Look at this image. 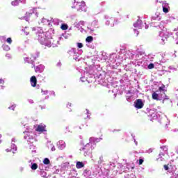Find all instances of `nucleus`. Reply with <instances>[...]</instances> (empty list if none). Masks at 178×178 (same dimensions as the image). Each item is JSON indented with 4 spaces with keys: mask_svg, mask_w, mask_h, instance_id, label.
<instances>
[{
    "mask_svg": "<svg viewBox=\"0 0 178 178\" xmlns=\"http://www.w3.org/2000/svg\"><path fill=\"white\" fill-rule=\"evenodd\" d=\"M115 51L117 54L123 57V59H133V60H135V62L132 61L133 65H135V66H143L145 63L143 58H144L145 52L140 49H137L136 50H126V47L120 46V47H117Z\"/></svg>",
    "mask_w": 178,
    "mask_h": 178,
    "instance_id": "f257e3e1",
    "label": "nucleus"
},
{
    "mask_svg": "<svg viewBox=\"0 0 178 178\" xmlns=\"http://www.w3.org/2000/svg\"><path fill=\"white\" fill-rule=\"evenodd\" d=\"M102 68L99 65H96L89 70V73L86 72V76H90L91 79H98L99 83H106V74L101 73Z\"/></svg>",
    "mask_w": 178,
    "mask_h": 178,
    "instance_id": "f03ea898",
    "label": "nucleus"
},
{
    "mask_svg": "<svg viewBox=\"0 0 178 178\" xmlns=\"http://www.w3.org/2000/svg\"><path fill=\"white\" fill-rule=\"evenodd\" d=\"M108 62L113 67H118L120 65V63L123 61V56L120 55L118 57L116 53H113L110 55Z\"/></svg>",
    "mask_w": 178,
    "mask_h": 178,
    "instance_id": "7ed1b4c3",
    "label": "nucleus"
},
{
    "mask_svg": "<svg viewBox=\"0 0 178 178\" xmlns=\"http://www.w3.org/2000/svg\"><path fill=\"white\" fill-rule=\"evenodd\" d=\"M24 140H26L28 143L30 144L35 143V134H34L33 131L27 129L26 131L24 132Z\"/></svg>",
    "mask_w": 178,
    "mask_h": 178,
    "instance_id": "20e7f679",
    "label": "nucleus"
},
{
    "mask_svg": "<svg viewBox=\"0 0 178 178\" xmlns=\"http://www.w3.org/2000/svg\"><path fill=\"white\" fill-rule=\"evenodd\" d=\"M60 40H63L62 36L58 38H48L47 47L48 48H51V47H52V48H56V47H59V45H60V43H59Z\"/></svg>",
    "mask_w": 178,
    "mask_h": 178,
    "instance_id": "39448f33",
    "label": "nucleus"
},
{
    "mask_svg": "<svg viewBox=\"0 0 178 178\" xmlns=\"http://www.w3.org/2000/svg\"><path fill=\"white\" fill-rule=\"evenodd\" d=\"M146 111L148 113V116L155 120L158 119L161 115H159V112L156 111V108H154V105H150L149 107L146 108Z\"/></svg>",
    "mask_w": 178,
    "mask_h": 178,
    "instance_id": "423d86ee",
    "label": "nucleus"
},
{
    "mask_svg": "<svg viewBox=\"0 0 178 178\" xmlns=\"http://www.w3.org/2000/svg\"><path fill=\"white\" fill-rule=\"evenodd\" d=\"M37 58H40L39 51H36L35 54H31V57L24 58V60L25 63H30L31 65H32V67H35L34 60H35Z\"/></svg>",
    "mask_w": 178,
    "mask_h": 178,
    "instance_id": "0eeeda50",
    "label": "nucleus"
},
{
    "mask_svg": "<svg viewBox=\"0 0 178 178\" xmlns=\"http://www.w3.org/2000/svg\"><path fill=\"white\" fill-rule=\"evenodd\" d=\"M37 35L40 44H41V45H44V47H47L48 44V38L44 34V31H42V29H40V32L37 33Z\"/></svg>",
    "mask_w": 178,
    "mask_h": 178,
    "instance_id": "6e6552de",
    "label": "nucleus"
},
{
    "mask_svg": "<svg viewBox=\"0 0 178 178\" xmlns=\"http://www.w3.org/2000/svg\"><path fill=\"white\" fill-rule=\"evenodd\" d=\"M69 54L70 55H73V59H74V60H76V62H79L80 59H81V58H80V55L83 54V50L72 48L69 51Z\"/></svg>",
    "mask_w": 178,
    "mask_h": 178,
    "instance_id": "1a4fd4ad",
    "label": "nucleus"
},
{
    "mask_svg": "<svg viewBox=\"0 0 178 178\" xmlns=\"http://www.w3.org/2000/svg\"><path fill=\"white\" fill-rule=\"evenodd\" d=\"M104 162L105 161H104V156H101L98 161L99 165L96 166V175H98V173H99V171L102 170V175H100V178H104L102 172H103L104 168H106V165H105ZM102 166H104V167H102Z\"/></svg>",
    "mask_w": 178,
    "mask_h": 178,
    "instance_id": "9d476101",
    "label": "nucleus"
},
{
    "mask_svg": "<svg viewBox=\"0 0 178 178\" xmlns=\"http://www.w3.org/2000/svg\"><path fill=\"white\" fill-rule=\"evenodd\" d=\"M92 149H94V147H92V143L89 142V143H87L83 147L80 149V151H84V156H87V155H91Z\"/></svg>",
    "mask_w": 178,
    "mask_h": 178,
    "instance_id": "9b49d317",
    "label": "nucleus"
},
{
    "mask_svg": "<svg viewBox=\"0 0 178 178\" xmlns=\"http://www.w3.org/2000/svg\"><path fill=\"white\" fill-rule=\"evenodd\" d=\"M163 21H162L159 25H154V27H156L158 29H161V35H163L164 37V38L168 39L169 38V32L166 31V28H165V25Z\"/></svg>",
    "mask_w": 178,
    "mask_h": 178,
    "instance_id": "f8f14e48",
    "label": "nucleus"
},
{
    "mask_svg": "<svg viewBox=\"0 0 178 178\" xmlns=\"http://www.w3.org/2000/svg\"><path fill=\"white\" fill-rule=\"evenodd\" d=\"M104 19L106 20V26H111V27H113V26H115L116 23H118V19L116 18L110 17L108 15H105Z\"/></svg>",
    "mask_w": 178,
    "mask_h": 178,
    "instance_id": "ddd939ff",
    "label": "nucleus"
},
{
    "mask_svg": "<svg viewBox=\"0 0 178 178\" xmlns=\"http://www.w3.org/2000/svg\"><path fill=\"white\" fill-rule=\"evenodd\" d=\"M117 167L118 169H120L121 172H129L131 169H134V164L132 163V165L127 163L124 165H122V163H117Z\"/></svg>",
    "mask_w": 178,
    "mask_h": 178,
    "instance_id": "4468645a",
    "label": "nucleus"
},
{
    "mask_svg": "<svg viewBox=\"0 0 178 178\" xmlns=\"http://www.w3.org/2000/svg\"><path fill=\"white\" fill-rule=\"evenodd\" d=\"M13 143H16V139L13 138L11 140L10 148L6 149V152H13V154H15V151H17V146H16V145H15Z\"/></svg>",
    "mask_w": 178,
    "mask_h": 178,
    "instance_id": "2eb2a0df",
    "label": "nucleus"
},
{
    "mask_svg": "<svg viewBox=\"0 0 178 178\" xmlns=\"http://www.w3.org/2000/svg\"><path fill=\"white\" fill-rule=\"evenodd\" d=\"M76 5H79V8H77L78 12H87V6L86 5V2H77Z\"/></svg>",
    "mask_w": 178,
    "mask_h": 178,
    "instance_id": "dca6fc26",
    "label": "nucleus"
},
{
    "mask_svg": "<svg viewBox=\"0 0 178 178\" xmlns=\"http://www.w3.org/2000/svg\"><path fill=\"white\" fill-rule=\"evenodd\" d=\"M134 106L136 109H141L144 106V103L143 102V99H138L134 102Z\"/></svg>",
    "mask_w": 178,
    "mask_h": 178,
    "instance_id": "f3484780",
    "label": "nucleus"
},
{
    "mask_svg": "<svg viewBox=\"0 0 178 178\" xmlns=\"http://www.w3.org/2000/svg\"><path fill=\"white\" fill-rule=\"evenodd\" d=\"M86 73H90V71L84 72V76H82L80 79L81 81H82V83H85L86 81H88V83H92V79H89L91 78L90 77V76L86 75Z\"/></svg>",
    "mask_w": 178,
    "mask_h": 178,
    "instance_id": "a211bd4d",
    "label": "nucleus"
},
{
    "mask_svg": "<svg viewBox=\"0 0 178 178\" xmlns=\"http://www.w3.org/2000/svg\"><path fill=\"white\" fill-rule=\"evenodd\" d=\"M161 3H162L163 12H164V13H168L169 9H170L169 3L166 1H161Z\"/></svg>",
    "mask_w": 178,
    "mask_h": 178,
    "instance_id": "6ab92c4d",
    "label": "nucleus"
},
{
    "mask_svg": "<svg viewBox=\"0 0 178 178\" xmlns=\"http://www.w3.org/2000/svg\"><path fill=\"white\" fill-rule=\"evenodd\" d=\"M134 27H135V29H139V30H141V29H143V21L140 19H138L134 23Z\"/></svg>",
    "mask_w": 178,
    "mask_h": 178,
    "instance_id": "aec40b11",
    "label": "nucleus"
},
{
    "mask_svg": "<svg viewBox=\"0 0 178 178\" xmlns=\"http://www.w3.org/2000/svg\"><path fill=\"white\" fill-rule=\"evenodd\" d=\"M152 98L156 101H162V95L154 92L152 93Z\"/></svg>",
    "mask_w": 178,
    "mask_h": 178,
    "instance_id": "412c9836",
    "label": "nucleus"
},
{
    "mask_svg": "<svg viewBox=\"0 0 178 178\" xmlns=\"http://www.w3.org/2000/svg\"><path fill=\"white\" fill-rule=\"evenodd\" d=\"M84 178H91V170L88 169H85L82 174Z\"/></svg>",
    "mask_w": 178,
    "mask_h": 178,
    "instance_id": "4be33fe9",
    "label": "nucleus"
},
{
    "mask_svg": "<svg viewBox=\"0 0 178 178\" xmlns=\"http://www.w3.org/2000/svg\"><path fill=\"white\" fill-rule=\"evenodd\" d=\"M57 147L58 149H65V148H66V143L63 140H59L57 143Z\"/></svg>",
    "mask_w": 178,
    "mask_h": 178,
    "instance_id": "5701e85b",
    "label": "nucleus"
},
{
    "mask_svg": "<svg viewBox=\"0 0 178 178\" xmlns=\"http://www.w3.org/2000/svg\"><path fill=\"white\" fill-rule=\"evenodd\" d=\"M35 10H37V8H34L31 10H30L29 12H26L25 15H27L28 16V22H30V17L35 13Z\"/></svg>",
    "mask_w": 178,
    "mask_h": 178,
    "instance_id": "b1692460",
    "label": "nucleus"
},
{
    "mask_svg": "<svg viewBox=\"0 0 178 178\" xmlns=\"http://www.w3.org/2000/svg\"><path fill=\"white\" fill-rule=\"evenodd\" d=\"M101 140H102V138L92 137L89 139V141H90V143H92V145H95V144H97V143H99V141H101Z\"/></svg>",
    "mask_w": 178,
    "mask_h": 178,
    "instance_id": "393cba45",
    "label": "nucleus"
},
{
    "mask_svg": "<svg viewBox=\"0 0 178 178\" xmlns=\"http://www.w3.org/2000/svg\"><path fill=\"white\" fill-rule=\"evenodd\" d=\"M116 166V163H113V162H109V163H108L107 167H104V169H106L107 170H113V169H115Z\"/></svg>",
    "mask_w": 178,
    "mask_h": 178,
    "instance_id": "a878e982",
    "label": "nucleus"
},
{
    "mask_svg": "<svg viewBox=\"0 0 178 178\" xmlns=\"http://www.w3.org/2000/svg\"><path fill=\"white\" fill-rule=\"evenodd\" d=\"M30 83L32 87H37V77L32 76L30 79Z\"/></svg>",
    "mask_w": 178,
    "mask_h": 178,
    "instance_id": "bb28decb",
    "label": "nucleus"
},
{
    "mask_svg": "<svg viewBox=\"0 0 178 178\" xmlns=\"http://www.w3.org/2000/svg\"><path fill=\"white\" fill-rule=\"evenodd\" d=\"M99 58L100 60H102V62H106V59H108V56L106 55V52H102L99 56Z\"/></svg>",
    "mask_w": 178,
    "mask_h": 178,
    "instance_id": "cd10ccee",
    "label": "nucleus"
},
{
    "mask_svg": "<svg viewBox=\"0 0 178 178\" xmlns=\"http://www.w3.org/2000/svg\"><path fill=\"white\" fill-rule=\"evenodd\" d=\"M46 126L45 125H42V124H40L38 126L37 129H36V131H39L40 133H42L44 131H47V129H45Z\"/></svg>",
    "mask_w": 178,
    "mask_h": 178,
    "instance_id": "c85d7f7f",
    "label": "nucleus"
},
{
    "mask_svg": "<svg viewBox=\"0 0 178 178\" xmlns=\"http://www.w3.org/2000/svg\"><path fill=\"white\" fill-rule=\"evenodd\" d=\"M126 99L128 102H131V101H133V93H131V92L128 91L126 95Z\"/></svg>",
    "mask_w": 178,
    "mask_h": 178,
    "instance_id": "c756f323",
    "label": "nucleus"
},
{
    "mask_svg": "<svg viewBox=\"0 0 178 178\" xmlns=\"http://www.w3.org/2000/svg\"><path fill=\"white\" fill-rule=\"evenodd\" d=\"M76 169H82V168H84V163L81 161H76Z\"/></svg>",
    "mask_w": 178,
    "mask_h": 178,
    "instance_id": "7c9ffc66",
    "label": "nucleus"
},
{
    "mask_svg": "<svg viewBox=\"0 0 178 178\" xmlns=\"http://www.w3.org/2000/svg\"><path fill=\"white\" fill-rule=\"evenodd\" d=\"M91 27L93 29H98V19H95L92 22Z\"/></svg>",
    "mask_w": 178,
    "mask_h": 178,
    "instance_id": "2f4dec72",
    "label": "nucleus"
},
{
    "mask_svg": "<svg viewBox=\"0 0 178 178\" xmlns=\"http://www.w3.org/2000/svg\"><path fill=\"white\" fill-rule=\"evenodd\" d=\"M51 22L54 23V24H55V26H59V23H62V21L57 18L52 19Z\"/></svg>",
    "mask_w": 178,
    "mask_h": 178,
    "instance_id": "473e14b6",
    "label": "nucleus"
},
{
    "mask_svg": "<svg viewBox=\"0 0 178 178\" xmlns=\"http://www.w3.org/2000/svg\"><path fill=\"white\" fill-rule=\"evenodd\" d=\"M42 69H44V65H40L38 66H36L35 68V72L37 73L38 72H42Z\"/></svg>",
    "mask_w": 178,
    "mask_h": 178,
    "instance_id": "72a5a7b5",
    "label": "nucleus"
},
{
    "mask_svg": "<svg viewBox=\"0 0 178 178\" xmlns=\"http://www.w3.org/2000/svg\"><path fill=\"white\" fill-rule=\"evenodd\" d=\"M124 178H137V177H136V175L131 172H129L128 174L124 175Z\"/></svg>",
    "mask_w": 178,
    "mask_h": 178,
    "instance_id": "f704fd0d",
    "label": "nucleus"
},
{
    "mask_svg": "<svg viewBox=\"0 0 178 178\" xmlns=\"http://www.w3.org/2000/svg\"><path fill=\"white\" fill-rule=\"evenodd\" d=\"M38 168V165H37V163H31V169H32V170H37Z\"/></svg>",
    "mask_w": 178,
    "mask_h": 178,
    "instance_id": "c9c22d12",
    "label": "nucleus"
},
{
    "mask_svg": "<svg viewBox=\"0 0 178 178\" xmlns=\"http://www.w3.org/2000/svg\"><path fill=\"white\" fill-rule=\"evenodd\" d=\"M92 41H94V38L92 36H88L86 39V42H88V44H91Z\"/></svg>",
    "mask_w": 178,
    "mask_h": 178,
    "instance_id": "e433bc0d",
    "label": "nucleus"
},
{
    "mask_svg": "<svg viewBox=\"0 0 178 178\" xmlns=\"http://www.w3.org/2000/svg\"><path fill=\"white\" fill-rule=\"evenodd\" d=\"M161 20V17H159V13H156L155 16L152 17V20Z\"/></svg>",
    "mask_w": 178,
    "mask_h": 178,
    "instance_id": "4c0bfd02",
    "label": "nucleus"
},
{
    "mask_svg": "<svg viewBox=\"0 0 178 178\" xmlns=\"http://www.w3.org/2000/svg\"><path fill=\"white\" fill-rule=\"evenodd\" d=\"M2 48H3V51H10V47H9V45H8V44H3Z\"/></svg>",
    "mask_w": 178,
    "mask_h": 178,
    "instance_id": "58836bf2",
    "label": "nucleus"
},
{
    "mask_svg": "<svg viewBox=\"0 0 178 178\" xmlns=\"http://www.w3.org/2000/svg\"><path fill=\"white\" fill-rule=\"evenodd\" d=\"M165 154L163 152H160V154H159V158L156 159V161H163V158H162V156H163Z\"/></svg>",
    "mask_w": 178,
    "mask_h": 178,
    "instance_id": "ea45409f",
    "label": "nucleus"
},
{
    "mask_svg": "<svg viewBox=\"0 0 178 178\" xmlns=\"http://www.w3.org/2000/svg\"><path fill=\"white\" fill-rule=\"evenodd\" d=\"M41 23H43V24H49V26L51 24L49 23V20H48L47 19H45V18L42 19Z\"/></svg>",
    "mask_w": 178,
    "mask_h": 178,
    "instance_id": "a19ab883",
    "label": "nucleus"
},
{
    "mask_svg": "<svg viewBox=\"0 0 178 178\" xmlns=\"http://www.w3.org/2000/svg\"><path fill=\"white\" fill-rule=\"evenodd\" d=\"M19 3H20L19 0H15V1L11 2V5L13 6H17V5H19Z\"/></svg>",
    "mask_w": 178,
    "mask_h": 178,
    "instance_id": "79ce46f5",
    "label": "nucleus"
},
{
    "mask_svg": "<svg viewBox=\"0 0 178 178\" xmlns=\"http://www.w3.org/2000/svg\"><path fill=\"white\" fill-rule=\"evenodd\" d=\"M69 28V26H67V24H62L60 29L61 30H67V29Z\"/></svg>",
    "mask_w": 178,
    "mask_h": 178,
    "instance_id": "37998d69",
    "label": "nucleus"
},
{
    "mask_svg": "<svg viewBox=\"0 0 178 178\" xmlns=\"http://www.w3.org/2000/svg\"><path fill=\"white\" fill-rule=\"evenodd\" d=\"M16 108V104H10V106L8 107V109H10V111H15V109Z\"/></svg>",
    "mask_w": 178,
    "mask_h": 178,
    "instance_id": "c03bdc74",
    "label": "nucleus"
},
{
    "mask_svg": "<svg viewBox=\"0 0 178 178\" xmlns=\"http://www.w3.org/2000/svg\"><path fill=\"white\" fill-rule=\"evenodd\" d=\"M86 115H87V117L86 118V119H91V118H90V116H91V113H90V110L86 108Z\"/></svg>",
    "mask_w": 178,
    "mask_h": 178,
    "instance_id": "a18cd8bd",
    "label": "nucleus"
},
{
    "mask_svg": "<svg viewBox=\"0 0 178 178\" xmlns=\"http://www.w3.org/2000/svg\"><path fill=\"white\" fill-rule=\"evenodd\" d=\"M50 161H49V159H48V158H45L44 160H43V163L44 164V165H49V163H50Z\"/></svg>",
    "mask_w": 178,
    "mask_h": 178,
    "instance_id": "49530a36",
    "label": "nucleus"
},
{
    "mask_svg": "<svg viewBox=\"0 0 178 178\" xmlns=\"http://www.w3.org/2000/svg\"><path fill=\"white\" fill-rule=\"evenodd\" d=\"M124 69L127 70V72L131 70V64L125 65Z\"/></svg>",
    "mask_w": 178,
    "mask_h": 178,
    "instance_id": "de8ad7c7",
    "label": "nucleus"
},
{
    "mask_svg": "<svg viewBox=\"0 0 178 178\" xmlns=\"http://www.w3.org/2000/svg\"><path fill=\"white\" fill-rule=\"evenodd\" d=\"M20 20H26V22H29V17L27 16V14H25V16L21 17Z\"/></svg>",
    "mask_w": 178,
    "mask_h": 178,
    "instance_id": "09e8293b",
    "label": "nucleus"
},
{
    "mask_svg": "<svg viewBox=\"0 0 178 178\" xmlns=\"http://www.w3.org/2000/svg\"><path fill=\"white\" fill-rule=\"evenodd\" d=\"M70 36V35L66 33L62 34V37H63L65 40H67V38H69Z\"/></svg>",
    "mask_w": 178,
    "mask_h": 178,
    "instance_id": "8fccbe9b",
    "label": "nucleus"
},
{
    "mask_svg": "<svg viewBox=\"0 0 178 178\" xmlns=\"http://www.w3.org/2000/svg\"><path fill=\"white\" fill-rule=\"evenodd\" d=\"M169 70H170L171 72H176V70H177V68L175 67V66H170L168 67Z\"/></svg>",
    "mask_w": 178,
    "mask_h": 178,
    "instance_id": "3c124183",
    "label": "nucleus"
},
{
    "mask_svg": "<svg viewBox=\"0 0 178 178\" xmlns=\"http://www.w3.org/2000/svg\"><path fill=\"white\" fill-rule=\"evenodd\" d=\"M131 137H132V138H133V140L135 143V145H138V142H137L136 140V136H134V134H131Z\"/></svg>",
    "mask_w": 178,
    "mask_h": 178,
    "instance_id": "603ef678",
    "label": "nucleus"
},
{
    "mask_svg": "<svg viewBox=\"0 0 178 178\" xmlns=\"http://www.w3.org/2000/svg\"><path fill=\"white\" fill-rule=\"evenodd\" d=\"M74 27H76V29H81L79 22H75V23L74 24Z\"/></svg>",
    "mask_w": 178,
    "mask_h": 178,
    "instance_id": "864d4df0",
    "label": "nucleus"
},
{
    "mask_svg": "<svg viewBox=\"0 0 178 178\" xmlns=\"http://www.w3.org/2000/svg\"><path fill=\"white\" fill-rule=\"evenodd\" d=\"M162 99H163V103H164L165 102V99H169V96H168V95H163V96H162Z\"/></svg>",
    "mask_w": 178,
    "mask_h": 178,
    "instance_id": "5fc2aeb1",
    "label": "nucleus"
},
{
    "mask_svg": "<svg viewBox=\"0 0 178 178\" xmlns=\"http://www.w3.org/2000/svg\"><path fill=\"white\" fill-rule=\"evenodd\" d=\"M41 92L42 93V95H47L48 92H49V91L44 90L43 89H41Z\"/></svg>",
    "mask_w": 178,
    "mask_h": 178,
    "instance_id": "6e6d98bb",
    "label": "nucleus"
},
{
    "mask_svg": "<svg viewBox=\"0 0 178 178\" xmlns=\"http://www.w3.org/2000/svg\"><path fill=\"white\" fill-rule=\"evenodd\" d=\"M159 91H160V92H162V91H165V85H163L162 86L159 87Z\"/></svg>",
    "mask_w": 178,
    "mask_h": 178,
    "instance_id": "4d7b16f0",
    "label": "nucleus"
},
{
    "mask_svg": "<svg viewBox=\"0 0 178 178\" xmlns=\"http://www.w3.org/2000/svg\"><path fill=\"white\" fill-rule=\"evenodd\" d=\"M154 67H155L154 63H150L147 65V69H154Z\"/></svg>",
    "mask_w": 178,
    "mask_h": 178,
    "instance_id": "13d9d810",
    "label": "nucleus"
},
{
    "mask_svg": "<svg viewBox=\"0 0 178 178\" xmlns=\"http://www.w3.org/2000/svg\"><path fill=\"white\" fill-rule=\"evenodd\" d=\"M49 95H53V97H56V94L55 93V91H54V90L49 91Z\"/></svg>",
    "mask_w": 178,
    "mask_h": 178,
    "instance_id": "bf43d9fd",
    "label": "nucleus"
},
{
    "mask_svg": "<svg viewBox=\"0 0 178 178\" xmlns=\"http://www.w3.org/2000/svg\"><path fill=\"white\" fill-rule=\"evenodd\" d=\"M134 34H136V36L137 37L138 34H140V31H138L137 29H134Z\"/></svg>",
    "mask_w": 178,
    "mask_h": 178,
    "instance_id": "052dcab7",
    "label": "nucleus"
},
{
    "mask_svg": "<svg viewBox=\"0 0 178 178\" xmlns=\"http://www.w3.org/2000/svg\"><path fill=\"white\" fill-rule=\"evenodd\" d=\"M6 58H7L8 59H12V55H10V54L7 53L6 54Z\"/></svg>",
    "mask_w": 178,
    "mask_h": 178,
    "instance_id": "680f3d73",
    "label": "nucleus"
},
{
    "mask_svg": "<svg viewBox=\"0 0 178 178\" xmlns=\"http://www.w3.org/2000/svg\"><path fill=\"white\" fill-rule=\"evenodd\" d=\"M12 38H8L6 39V42H8V44H12Z\"/></svg>",
    "mask_w": 178,
    "mask_h": 178,
    "instance_id": "e2e57ef3",
    "label": "nucleus"
},
{
    "mask_svg": "<svg viewBox=\"0 0 178 178\" xmlns=\"http://www.w3.org/2000/svg\"><path fill=\"white\" fill-rule=\"evenodd\" d=\"M0 40L1 41H6V36H1Z\"/></svg>",
    "mask_w": 178,
    "mask_h": 178,
    "instance_id": "0e129e2a",
    "label": "nucleus"
},
{
    "mask_svg": "<svg viewBox=\"0 0 178 178\" xmlns=\"http://www.w3.org/2000/svg\"><path fill=\"white\" fill-rule=\"evenodd\" d=\"M161 149H163V151H168V147L166 146H161Z\"/></svg>",
    "mask_w": 178,
    "mask_h": 178,
    "instance_id": "69168bd1",
    "label": "nucleus"
},
{
    "mask_svg": "<svg viewBox=\"0 0 178 178\" xmlns=\"http://www.w3.org/2000/svg\"><path fill=\"white\" fill-rule=\"evenodd\" d=\"M171 178H178V174H172V175L171 176Z\"/></svg>",
    "mask_w": 178,
    "mask_h": 178,
    "instance_id": "338daca9",
    "label": "nucleus"
},
{
    "mask_svg": "<svg viewBox=\"0 0 178 178\" xmlns=\"http://www.w3.org/2000/svg\"><path fill=\"white\" fill-rule=\"evenodd\" d=\"M77 47H78V48H81L83 47V43L78 42Z\"/></svg>",
    "mask_w": 178,
    "mask_h": 178,
    "instance_id": "774afa93",
    "label": "nucleus"
}]
</instances>
